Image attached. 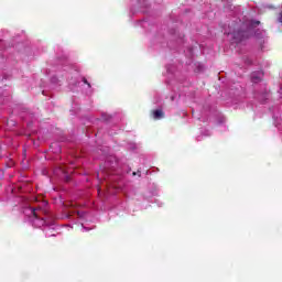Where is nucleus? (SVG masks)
<instances>
[{
  "label": "nucleus",
  "instance_id": "f257e3e1",
  "mask_svg": "<svg viewBox=\"0 0 282 282\" xmlns=\"http://www.w3.org/2000/svg\"><path fill=\"white\" fill-rule=\"evenodd\" d=\"M229 28L231 31L228 33V35L231 36V43L239 45V43L246 41V39H250V28H248L246 23H231Z\"/></svg>",
  "mask_w": 282,
  "mask_h": 282
},
{
  "label": "nucleus",
  "instance_id": "f03ea898",
  "mask_svg": "<svg viewBox=\"0 0 282 282\" xmlns=\"http://www.w3.org/2000/svg\"><path fill=\"white\" fill-rule=\"evenodd\" d=\"M153 118L154 120H160L164 118V112L162 110H153Z\"/></svg>",
  "mask_w": 282,
  "mask_h": 282
},
{
  "label": "nucleus",
  "instance_id": "7ed1b4c3",
  "mask_svg": "<svg viewBox=\"0 0 282 282\" xmlns=\"http://www.w3.org/2000/svg\"><path fill=\"white\" fill-rule=\"evenodd\" d=\"M32 215L35 219H39V214H36V208H32Z\"/></svg>",
  "mask_w": 282,
  "mask_h": 282
},
{
  "label": "nucleus",
  "instance_id": "20e7f679",
  "mask_svg": "<svg viewBox=\"0 0 282 282\" xmlns=\"http://www.w3.org/2000/svg\"><path fill=\"white\" fill-rule=\"evenodd\" d=\"M251 80H252V83H259L261 80V78H259L257 76H252Z\"/></svg>",
  "mask_w": 282,
  "mask_h": 282
},
{
  "label": "nucleus",
  "instance_id": "39448f33",
  "mask_svg": "<svg viewBox=\"0 0 282 282\" xmlns=\"http://www.w3.org/2000/svg\"><path fill=\"white\" fill-rule=\"evenodd\" d=\"M83 83H84L85 85H88V87H91V84H89V82H87V78H85V77H83Z\"/></svg>",
  "mask_w": 282,
  "mask_h": 282
},
{
  "label": "nucleus",
  "instance_id": "423d86ee",
  "mask_svg": "<svg viewBox=\"0 0 282 282\" xmlns=\"http://www.w3.org/2000/svg\"><path fill=\"white\" fill-rule=\"evenodd\" d=\"M278 21L279 23H282V12L279 13Z\"/></svg>",
  "mask_w": 282,
  "mask_h": 282
},
{
  "label": "nucleus",
  "instance_id": "0eeeda50",
  "mask_svg": "<svg viewBox=\"0 0 282 282\" xmlns=\"http://www.w3.org/2000/svg\"><path fill=\"white\" fill-rule=\"evenodd\" d=\"M260 24H261L260 21H254V22H252V25H260Z\"/></svg>",
  "mask_w": 282,
  "mask_h": 282
}]
</instances>
